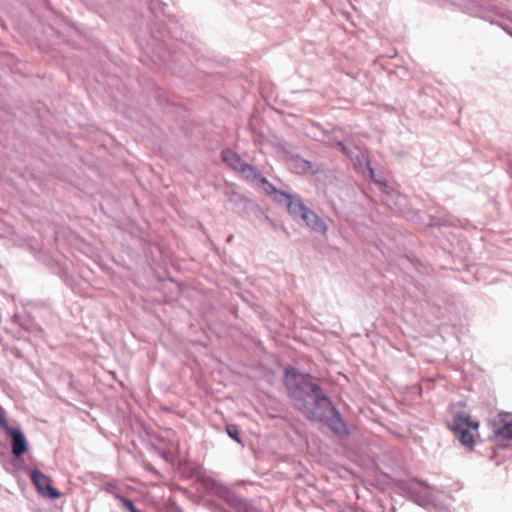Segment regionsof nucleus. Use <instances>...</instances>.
Masks as SVG:
<instances>
[{"mask_svg": "<svg viewBox=\"0 0 512 512\" xmlns=\"http://www.w3.org/2000/svg\"><path fill=\"white\" fill-rule=\"evenodd\" d=\"M299 377L298 372L294 368L285 369V384L288 388L295 386L296 380Z\"/></svg>", "mask_w": 512, "mask_h": 512, "instance_id": "nucleus-8", "label": "nucleus"}, {"mask_svg": "<svg viewBox=\"0 0 512 512\" xmlns=\"http://www.w3.org/2000/svg\"><path fill=\"white\" fill-rule=\"evenodd\" d=\"M116 489V484L115 483H107L104 487V490L111 493L113 496H114V493H117L115 491Z\"/></svg>", "mask_w": 512, "mask_h": 512, "instance_id": "nucleus-12", "label": "nucleus"}, {"mask_svg": "<svg viewBox=\"0 0 512 512\" xmlns=\"http://www.w3.org/2000/svg\"><path fill=\"white\" fill-rule=\"evenodd\" d=\"M493 432L494 434L503 439V440H511L512 439V419H508L507 416L499 417L493 422Z\"/></svg>", "mask_w": 512, "mask_h": 512, "instance_id": "nucleus-6", "label": "nucleus"}, {"mask_svg": "<svg viewBox=\"0 0 512 512\" xmlns=\"http://www.w3.org/2000/svg\"><path fill=\"white\" fill-rule=\"evenodd\" d=\"M7 424H8V420L2 413H0V427L4 428Z\"/></svg>", "mask_w": 512, "mask_h": 512, "instance_id": "nucleus-13", "label": "nucleus"}, {"mask_svg": "<svg viewBox=\"0 0 512 512\" xmlns=\"http://www.w3.org/2000/svg\"><path fill=\"white\" fill-rule=\"evenodd\" d=\"M227 434L237 441L238 443H241V439L239 438V430L236 425H227L226 427Z\"/></svg>", "mask_w": 512, "mask_h": 512, "instance_id": "nucleus-10", "label": "nucleus"}, {"mask_svg": "<svg viewBox=\"0 0 512 512\" xmlns=\"http://www.w3.org/2000/svg\"><path fill=\"white\" fill-rule=\"evenodd\" d=\"M322 401L327 402L328 404H330L327 398H323Z\"/></svg>", "mask_w": 512, "mask_h": 512, "instance_id": "nucleus-16", "label": "nucleus"}, {"mask_svg": "<svg viewBox=\"0 0 512 512\" xmlns=\"http://www.w3.org/2000/svg\"><path fill=\"white\" fill-rule=\"evenodd\" d=\"M159 455L166 461H172L173 455L169 450H158Z\"/></svg>", "mask_w": 512, "mask_h": 512, "instance_id": "nucleus-11", "label": "nucleus"}, {"mask_svg": "<svg viewBox=\"0 0 512 512\" xmlns=\"http://www.w3.org/2000/svg\"><path fill=\"white\" fill-rule=\"evenodd\" d=\"M288 210L291 214H298L305 221L306 225L313 231L325 235L328 226L325 221L314 211L310 210L299 200H291L288 204Z\"/></svg>", "mask_w": 512, "mask_h": 512, "instance_id": "nucleus-2", "label": "nucleus"}, {"mask_svg": "<svg viewBox=\"0 0 512 512\" xmlns=\"http://www.w3.org/2000/svg\"><path fill=\"white\" fill-rule=\"evenodd\" d=\"M292 167L299 173H306L312 170V163L302 159L300 157H295L292 159Z\"/></svg>", "mask_w": 512, "mask_h": 512, "instance_id": "nucleus-7", "label": "nucleus"}, {"mask_svg": "<svg viewBox=\"0 0 512 512\" xmlns=\"http://www.w3.org/2000/svg\"><path fill=\"white\" fill-rule=\"evenodd\" d=\"M114 498L119 500L123 507L129 512H142L135 507L132 500L122 496L120 493H114Z\"/></svg>", "mask_w": 512, "mask_h": 512, "instance_id": "nucleus-9", "label": "nucleus"}, {"mask_svg": "<svg viewBox=\"0 0 512 512\" xmlns=\"http://www.w3.org/2000/svg\"><path fill=\"white\" fill-rule=\"evenodd\" d=\"M222 160L232 169L247 173V176L254 171L251 165L243 161L241 157L231 149L222 151Z\"/></svg>", "mask_w": 512, "mask_h": 512, "instance_id": "nucleus-5", "label": "nucleus"}, {"mask_svg": "<svg viewBox=\"0 0 512 512\" xmlns=\"http://www.w3.org/2000/svg\"><path fill=\"white\" fill-rule=\"evenodd\" d=\"M338 147L344 154L348 155V150L342 143L339 142Z\"/></svg>", "mask_w": 512, "mask_h": 512, "instance_id": "nucleus-14", "label": "nucleus"}, {"mask_svg": "<svg viewBox=\"0 0 512 512\" xmlns=\"http://www.w3.org/2000/svg\"><path fill=\"white\" fill-rule=\"evenodd\" d=\"M166 58H167L166 54H164V55H161V56H160V59H161L162 61H165V60H166Z\"/></svg>", "mask_w": 512, "mask_h": 512, "instance_id": "nucleus-15", "label": "nucleus"}, {"mask_svg": "<svg viewBox=\"0 0 512 512\" xmlns=\"http://www.w3.org/2000/svg\"><path fill=\"white\" fill-rule=\"evenodd\" d=\"M10 438L11 452L19 458L28 450V441L20 427H11L9 423L2 428Z\"/></svg>", "mask_w": 512, "mask_h": 512, "instance_id": "nucleus-4", "label": "nucleus"}, {"mask_svg": "<svg viewBox=\"0 0 512 512\" xmlns=\"http://www.w3.org/2000/svg\"><path fill=\"white\" fill-rule=\"evenodd\" d=\"M479 426V421L474 420L469 413L460 411L454 416L452 431L462 445L473 449L476 439L479 438Z\"/></svg>", "mask_w": 512, "mask_h": 512, "instance_id": "nucleus-1", "label": "nucleus"}, {"mask_svg": "<svg viewBox=\"0 0 512 512\" xmlns=\"http://www.w3.org/2000/svg\"><path fill=\"white\" fill-rule=\"evenodd\" d=\"M30 478L37 491L44 497L58 499L61 493L52 487L51 479L39 469L30 470Z\"/></svg>", "mask_w": 512, "mask_h": 512, "instance_id": "nucleus-3", "label": "nucleus"}]
</instances>
